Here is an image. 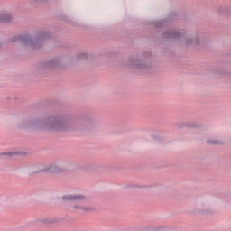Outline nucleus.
<instances>
[{
  "instance_id": "nucleus-1",
  "label": "nucleus",
  "mask_w": 231,
  "mask_h": 231,
  "mask_svg": "<svg viewBox=\"0 0 231 231\" xmlns=\"http://www.w3.org/2000/svg\"><path fill=\"white\" fill-rule=\"evenodd\" d=\"M43 127L51 131H64L66 123L60 117H51L43 122Z\"/></svg>"
},
{
  "instance_id": "nucleus-2",
  "label": "nucleus",
  "mask_w": 231,
  "mask_h": 231,
  "mask_svg": "<svg viewBox=\"0 0 231 231\" xmlns=\"http://www.w3.org/2000/svg\"><path fill=\"white\" fill-rule=\"evenodd\" d=\"M130 65L137 69H145L147 68V60L143 58H136L131 60Z\"/></svg>"
},
{
  "instance_id": "nucleus-3",
  "label": "nucleus",
  "mask_w": 231,
  "mask_h": 231,
  "mask_svg": "<svg viewBox=\"0 0 231 231\" xmlns=\"http://www.w3.org/2000/svg\"><path fill=\"white\" fill-rule=\"evenodd\" d=\"M63 201H76V203H82L86 201V197L84 195H64L62 197Z\"/></svg>"
},
{
  "instance_id": "nucleus-4",
  "label": "nucleus",
  "mask_w": 231,
  "mask_h": 231,
  "mask_svg": "<svg viewBox=\"0 0 231 231\" xmlns=\"http://www.w3.org/2000/svg\"><path fill=\"white\" fill-rule=\"evenodd\" d=\"M74 210H79L80 212H93L95 210V207L78 204L74 206Z\"/></svg>"
},
{
  "instance_id": "nucleus-5",
  "label": "nucleus",
  "mask_w": 231,
  "mask_h": 231,
  "mask_svg": "<svg viewBox=\"0 0 231 231\" xmlns=\"http://www.w3.org/2000/svg\"><path fill=\"white\" fill-rule=\"evenodd\" d=\"M12 20V15L10 14L0 11V23H8Z\"/></svg>"
},
{
  "instance_id": "nucleus-6",
  "label": "nucleus",
  "mask_w": 231,
  "mask_h": 231,
  "mask_svg": "<svg viewBox=\"0 0 231 231\" xmlns=\"http://www.w3.org/2000/svg\"><path fill=\"white\" fill-rule=\"evenodd\" d=\"M45 172H60V168L57 164H51L44 169Z\"/></svg>"
},
{
  "instance_id": "nucleus-7",
  "label": "nucleus",
  "mask_w": 231,
  "mask_h": 231,
  "mask_svg": "<svg viewBox=\"0 0 231 231\" xmlns=\"http://www.w3.org/2000/svg\"><path fill=\"white\" fill-rule=\"evenodd\" d=\"M184 43L185 46H198V44H199V40H192L190 38H188L185 40Z\"/></svg>"
},
{
  "instance_id": "nucleus-8",
  "label": "nucleus",
  "mask_w": 231,
  "mask_h": 231,
  "mask_svg": "<svg viewBox=\"0 0 231 231\" xmlns=\"http://www.w3.org/2000/svg\"><path fill=\"white\" fill-rule=\"evenodd\" d=\"M78 59H88V51H81L78 53Z\"/></svg>"
},
{
  "instance_id": "nucleus-9",
  "label": "nucleus",
  "mask_w": 231,
  "mask_h": 231,
  "mask_svg": "<svg viewBox=\"0 0 231 231\" xmlns=\"http://www.w3.org/2000/svg\"><path fill=\"white\" fill-rule=\"evenodd\" d=\"M26 43H27V45H29V46H32V47H33V48H36L35 45L37 44V42H35V40L29 39V40H27Z\"/></svg>"
},
{
  "instance_id": "nucleus-10",
  "label": "nucleus",
  "mask_w": 231,
  "mask_h": 231,
  "mask_svg": "<svg viewBox=\"0 0 231 231\" xmlns=\"http://www.w3.org/2000/svg\"><path fill=\"white\" fill-rule=\"evenodd\" d=\"M174 37H175V41H176V39H180V37H181V34L178 32H175V36Z\"/></svg>"
},
{
  "instance_id": "nucleus-11",
  "label": "nucleus",
  "mask_w": 231,
  "mask_h": 231,
  "mask_svg": "<svg viewBox=\"0 0 231 231\" xmlns=\"http://www.w3.org/2000/svg\"><path fill=\"white\" fill-rule=\"evenodd\" d=\"M52 222H53V219L51 218L45 219V223H47L48 225L51 224Z\"/></svg>"
},
{
  "instance_id": "nucleus-12",
  "label": "nucleus",
  "mask_w": 231,
  "mask_h": 231,
  "mask_svg": "<svg viewBox=\"0 0 231 231\" xmlns=\"http://www.w3.org/2000/svg\"><path fill=\"white\" fill-rule=\"evenodd\" d=\"M208 143L211 145H217L218 143L217 141H209Z\"/></svg>"
},
{
  "instance_id": "nucleus-13",
  "label": "nucleus",
  "mask_w": 231,
  "mask_h": 231,
  "mask_svg": "<svg viewBox=\"0 0 231 231\" xmlns=\"http://www.w3.org/2000/svg\"><path fill=\"white\" fill-rule=\"evenodd\" d=\"M155 26H157V27L162 26V23H161V22H156V23H155Z\"/></svg>"
},
{
  "instance_id": "nucleus-14",
  "label": "nucleus",
  "mask_w": 231,
  "mask_h": 231,
  "mask_svg": "<svg viewBox=\"0 0 231 231\" xmlns=\"http://www.w3.org/2000/svg\"><path fill=\"white\" fill-rule=\"evenodd\" d=\"M10 154H15V152H11Z\"/></svg>"
},
{
  "instance_id": "nucleus-15",
  "label": "nucleus",
  "mask_w": 231,
  "mask_h": 231,
  "mask_svg": "<svg viewBox=\"0 0 231 231\" xmlns=\"http://www.w3.org/2000/svg\"><path fill=\"white\" fill-rule=\"evenodd\" d=\"M168 37H172V34L171 36H168Z\"/></svg>"
}]
</instances>
